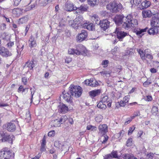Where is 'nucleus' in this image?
<instances>
[{
    "label": "nucleus",
    "instance_id": "obj_47",
    "mask_svg": "<svg viewBox=\"0 0 159 159\" xmlns=\"http://www.w3.org/2000/svg\"><path fill=\"white\" fill-rule=\"evenodd\" d=\"M133 119V117H132L131 116L127 118L126 119V121L125 122V125H127V124H129L130 122Z\"/></svg>",
    "mask_w": 159,
    "mask_h": 159
},
{
    "label": "nucleus",
    "instance_id": "obj_5",
    "mask_svg": "<svg viewBox=\"0 0 159 159\" xmlns=\"http://www.w3.org/2000/svg\"><path fill=\"white\" fill-rule=\"evenodd\" d=\"M69 89L71 95L75 97H79L82 94V89L79 86L71 85Z\"/></svg>",
    "mask_w": 159,
    "mask_h": 159
},
{
    "label": "nucleus",
    "instance_id": "obj_53",
    "mask_svg": "<svg viewBox=\"0 0 159 159\" xmlns=\"http://www.w3.org/2000/svg\"><path fill=\"white\" fill-rule=\"evenodd\" d=\"M129 97L130 96L129 95L125 96L123 98V101L125 102L126 103H127L129 101Z\"/></svg>",
    "mask_w": 159,
    "mask_h": 159
},
{
    "label": "nucleus",
    "instance_id": "obj_22",
    "mask_svg": "<svg viewBox=\"0 0 159 159\" xmlns=\"http://www.w3.org/2000/svg\"><path fill=\"white\" fill-rule=\"evenodd\" d=\"M29 46L30 48L35 47L37 45L36 41L34 40V38L33 36L31 35L30 37L29 41Z\"/></svg>",
    "mask_w": 159,
    "mask_h": 159
},
{
    "label": "nucleus",
    "instance_id": "obj_45",
    "mask_svg": "<svg viewBox=\"0 0 159 159\" xmlns=\"http://www.w3.org/2000/svg\"><path fill=\"white\" fill-rule=\"evenodd\" d=\"M108 97L107 96H105L102 98L101 101L105 103L106 104H107V103L109 102L108 101Z\"/></svg>",
    "mask_w": 159,
    "mask_h": 159
},
{
    "label": "nucleus",
    "instance_id": "obj_46",
    "mask_svg": "<svg viewBox=\"0 0 159 159\" xmlns=\"http://www.w3.org/2000/svg\"><path fill=\"white\" fill-rule=\"evenodd\" d=\"M135 127H134V125H133L132 126L130 127L128 131V134L129 135L131 134L135 129Z\"/></svg>",
    "mask_w": 159,
    "mask_h": 159
},
{
    "label": "nucleus",
    "instance_id": "obj_7",
    "mask_svg": "<svg viewBox=\"0 0 159 159\" xmlns=\"http://www.w3.org/2000/svg\"><path fill=\"white\" fill-rule=\"evenodd\" d=\"M13 157V154L9 150H2L0 151V159H11Z\"/></svg>",
    "mask_w": 159,
    "mask_h": 159
},
{
    "label": "nucleus",
    "instance_id": "obj_9",
    "mask_svg": "<svg viewBox=\"0 0 159 159\" xmlns=\"http://www.w3.org/2000/svg\"><path fill=\"white\" fill-rule=\"evenodd\" d=\"M126 20L127 16L124 17L123 15H116L113 19L116 24L118 25L121 24L122 23L123 24Z\"/></svg>",
    "mask_w": 159,
    "mask_h": 159
},
{
    "label": "nucleus",
    "instance_id": "obj_49",
    "mask_svg": "<svg viewBox=\"0 0 159 159\" xmlns=\"http://www.w3.org/2000/svg\"><path fill=\"white\" fill-rule=\"evenodd\" d=\"M154 156L153 153H150L146 155V158L148 159H152Z\"/></svg>",
    "mask_w": 159,
    "mask_h": 159
},
{
    "label": "nucleus",
    "instance_id": "obj_29",
    "mask_svg": "<svg viewBox=\"0 0 159 159\" xmlns=\"http://www.w3.org/2000/svg\"><path fill=\"white\" fill-rule=\"evenodd\" d=\"M87 8L86 6L84 5H82L80 6L79 7L77 8V9L76 10V12L80 13V11H86Z\"/></svg>",
    "mask_w": 159,
    "mask_h": 159
},
{
    "label": "nucleus",
    "instance_id": "obj_20",
    "mask_svg": "<svg viewBox=\"0 0 159 159\" xmlns=\"http://www.w3.org/2000/svg\"><path fill=\"white\" fill-rule=\"evenodd\" d=\"M101 93L100 89H95L89 92V94L92 98H93L95 97L100 94Z\"/></svg>",
    "mask_w": 159,
    "mask_h": 159
},
{
    "label": "nucleus",
    "instance_id": "obj_58",
    "mask_svg": "<svg viewBox=\"0 0 159 159\" xmlns=\"http://www.w3.org/2000/svg\"><path fill=\"white\" fill-rule=\"evenodd\" d=\"M32 88L30 89V90H31V103L32 102V99L33 98V96L34 94L35 90H34V89H33V91L32 90Z\"/></svg>",
    "mask_w": 159,
    "mask_h": 159
},
{
    "label": "nucleus",
    "instance_id": "obj_12",
    "mask_svg": "<svg viewBox=\"0 0 159 159\" xmlns=\"http://www.w3.org/2000/svg\"><path fill=\"white\" fill-rule=\"evenodd\" d=\"M12 53L9 51L7 49L4 47L0 48V55L5 57H7L11 56Z\"/></svg>",
    "mask_w": 159,
    "mask_h": 159
},
{
    "label": "nucleus",
    "instance_id": "obj_62",
    "mask_svg": "<svg viewBox=\"0 0 159 159\" xmlns=\"http://www.w3.org/2000/svg\"><path fill=\"white\" fill-rule=\"evenodd\" d=\"M22 81L24 84L26 85L27 82V78L25 77L22 78Z\"/></svg>",
    "mask_w": 159,
    "mask_h": 159
},
{
    "label": "nucleus",
    "instance_id": "obj_57",
    "mask_svg": "<svg viewBox=\"0 0 159 159\" xmlns=\"http://www.w3.org/2000/svg\"><path fill=\"white\" fill-rule=\"evenodd\" d=\"M102 137L103 138V140L102 142V143H104L108 139V137L107 136L105 135L103 136Z\"/></svg>",
    "mask_w": 159,
    "mask_h": 159
},
{
    "label": "nucleus",
    "instance_id": "obj_4",
    "mask_svg": "<svg viewBox=\"0 0 159 159\" xmlns=\"http://www.w3.org/2000/svg\"><path fill=\"white\" fill-rule=\"evenodd\" d=\"M107 8L113 12L119 11L122 8V6L120 3H117L115 2L110 3L107 6Z\"/></svg>",
    "mask_w": 159,
    "mask_h": 159
},
{
    "label": "nucleus",
    "instance_id": "obj_54",
    "mask_svg": "<svg viewBox=\"0 0 159 159\" xmlns=\"http://www.w3.org/2000/svg\"><path fill=\"white\" fill-rule=\"evenodd\" d=\"M108 62V60L103 61L102 63V65L104 67H106L107 66Z\"/></svg>",
    "mask_w": 159,
    "mask_h": 159
},
{
    "label": "nucleus",
    "instance_id": "obj_40",
    "mask_svg": "<svg viewBox=\"0 0 159 159\" xmlns=\"http://www.w3.org/2000/svg\"><path fill=\"white\" fill-rule=\"evenodd\" d=\"M13 13H16V15H19L22 13V10L21 9L17 8L14 9L13 10Z\"/></svg>",
    "mask_w": 159,
    "mask_h": 159
},
{
    "label": "nucleus",
    "instance_id": "obj_51",
    "mask_svg": "<svg viewBox=\"0 0 159 159\" xmlns=\"http://www.w3.org/2000/svg\"><path fill=\"white\" fill-rule=\"evenodd\" d=\"M152 64L153 66L155 68H158L159 67V62L157 61H153Z\"/></svg>",
    "mask_w": 159,
    "mask_h": 159
},
{
    "label": "nucleus",
    "instance_id": "obj_33",
    "mask_svg": "<svg viewBox=\"0 0 159 159\" xmlns=\"http://www.w3.org/2000/svg\"><path fill=\"white\" fill-rule=\"evenodd\" d=\"M90 86L91 87H96L98 85V82L94 79H90Z\"/></svg>",
    "mask_w": 159,
    "mask_h": 159
},
{
    "label": "nucleus",
    "instance_id": "obj_30",
    "mask_svg": "<svg viewBox=\"0 0 159 159\" xmlns=\"http://www.w3.org/2000/svg\"><path fill=\"white\" fill-rule=\"evenodd\" d=\"M108 159L112 158H117V152L116 151H113L111 154L107 155V156Z\"/></svg>",
    "mask_w": 159,
    "mask_h": 159
},
{
    "label": "nucleus",
    "instance_id": "obj_34",
    "mask_svg": "<svg viewBox=\"0 0 159 159\" xmlns=\"http://www.w3.org/2000/svg\"><path fill=\"white\" fill-rule=\"evenodd\" d=\"M28 20V17L27 16L24 17L20 19L18 21V24H22L25 23L27 22Z\"/></svg>",
    "mask_w": 159,
    "mask_h": 159
},
{
    "label": "nucleus",
    "instance_id": "obj_11",
    "mask_svg": "<svg viewBox=\"0 0 159 159\" xmlns=\"http://www.w3.org/2000/svg\"><path fill=\"white\" fill-rule=\"evenodd\" d=\"M99 25L101 29L105 31L109 28L110 22L107 19H105L100 20Z\"/></svg>",
    "mask_w": 159,
    "mask_h": 159
},
{
    "label": "nucleus",
    "instance_id": "obj_60",
    "mask_svg": "<svg viewBox=\"0 0 159 159\" xmlns=\"http://www.w3.org/2000/svg\"><path fill=\"white\" fill-rule=\"evenodd\" d=\"M140 115V113L139 111H137L134 112V115L133 116H132V117H133V119L134 118V117L136 116H139Z\"/></svg>",
    "mask_w": 159,
    "mask_h": 159
},
{
    "label": "nucleus",
    "instance_id": "obj_55",
    "mask_svg": "<svg viewBox=\"0 0 159 159\" xmlns=\"http://www.w3.org/2000/svg\"><path fill=\"white\" fill-rule=\"evenodd\" d=\"M145 100L148 101H150L152 100V97L151 96H147L144 98Z\"/></svg>",
    "mask_w": 159,
    "mask_h": 159
},
{
    "label": "nucleus",
    "instance_id": "obj_48",
    "mask_svg": "<svg viewBox=\"0 0 159 159\" xmlns=\"http://www.w3.org/2000/svg\"><path fill=\"white\" fill-rule=\"evenodd\" d=\"M118 48L116 47L112 49L111 52L112 54L115 55L118 52Z\"/></svg>",
    "mask_w": 159,
    "mask_h": 159
},
{
    "label": "nucleus",
    "instance_id": "obj_21",
    "mask_svg": "<svg viewBox=\"0 0 159 159\" xmlns=\"http://www.w3.org/2000/svg\"><path fill=\"white\" fill-rule=\"evenodd\" d=\"M98 129L100 132L103 134H104L107 131V126L105 124L100 125Z\"/></svg>",
    "mask_w": 159,
    "mask_h": 159
},
{
    "label": "nucleus",
    "instance_id": "obj_6",
    "mask_svg": "<svg viewBox=\"0 0 159 159\" xmlns=\"http://www.w3.org/2000/svg\"><path fill=\"white\" fill-rule=\"evenodd\" d=\"M14 137L13 135H10L6 134L3 132L0 133V140L3 142L8 141L12 144Z\"/></svg>",
    "mask_w": 159,
    "mask_h": 159
},
{
    "label": "nucleus",
    "instance_id": "obj_13",
    "mask_svg": "<svg viewBox=\"0 0 159 159\" xmlns=\"http://www.w3.org/2000/svg\"><path fill=\"white\" fill-rule=\"evenodd\" d=\"M61 96L67 102L71 103L72 102V98L70 93L64 91L62 92Z\"/></svg>",
    "mask_w": 159,
    "mask_h": 159
},
{
    "label": "nucleus",
    "instance_id": "obj_35",
    "mask_svg": "<svg viewBox=\"0 0 159 159\" xmlns=\"http://www.w3.org/2000/svg\"><path fill=\"white\" fill-rule=\"evenodd\" d=\"M141 2V0H130V3L133 6L138 5Z\"/></svg>",
    "mask_w": 159,
    "mask_h": 159
},
{
    "label": "nucleus",
    "instance_id": "obj_38",
    "mask_svg": "<svg viewBox=\"0 0 159 159\" xmlns=\"http://www.w3.org/2000/svg\"><path fill=\"white\" fill-rule=\"evenodd\" d=\"M123 158L124 159H137L136 157L134 156H132L128 154H125Z\"/></svg>",
    "mask_w": 159,
    "mask_h": 159
},
{
    "label": "nucleus",
    "instance_id": "obj_3",
    "mask_svg": "<svg viewBox=\"0 0 159 159\" xmlns=\"http://www.w3.org/2000/svg\"><path fill=\"white\" fill-rule=\"evenodd\" d=\"M137 50L140 55L141 58L143 61L146 60L147 58L150 60H152L153 58L149 49H147L143 51L140 49H138Z\"/></svg>",
    "mask_w": 159,
    "mask_h": 159
},
{
    "label": "nucleus",
    "instance_id": "obj_10",
    "mask_svg": "<svg viewBox=\"0 0 159 159\" xmlns=\"http://www.w3.org/2000/svg\"><path fill=\"white\" fill-rule=\"evenodd\" d=\"M83 18L82 16H81L77 17L74 19V22L76 25V27L80 26H82L83 27L86 21L83 20Z\"/></svg>",
    "mask_w": 159,
    "mask_h": 159
},
{
    "label": "nucleus",
    "instance_id": "obj_32",
    "mask_svg": "<svg viewBox=\"0 0 159 159\" xmlns=\"http://www.w3.org/2000/svg\"><path fill=\"white\" fill-rule=\"evenodd\" d=\"M148 28L147 27L144 29L139 30L136 32V34L137 35H139L141 37L144 34L143 33L146 32Z\"/></svg>",
    "mask_w": 159,
    "mask_h": 159
},
{
    "label": "nucleus",
    "instance_id": "obj_25",
    "mask_svg": "<svg viewBox=\"0 0 159 159\" xmlns=\"http://www.w3.org/2000/svg\"><path fill=\"white\" fill-rule=\"evenodd\" d=\"M158 29L154 26L150 28L148 31V34L151 35L156 34L158 33Z\"/></svg>",
    "mask_w": 159,
    "mask_h": 159
},
{
    "label": "nucleus",
    "instance_id": "obj_39",
    "mask_svg": "<svg viewBox=\"0 0 159 159\" xmlns=\"http://www.w3.org/2000/svg\"><path fill=\"white\" fill-rule=\"evenodd\" d=\"M158 110L157 107L155 106L153 107L151 111L152 114L155 116L158 113Z\"/></svg>",
    "mask_w": 159,
    "mask_h": 159
},
{
    "label": "nucleus",
    "instance_id": "obj_42",
    "mask_svg": "<svg viewBox=\"0 0 159 159\" xmlns=\"http://www.w3.org/2000/svg\"><path fill=\"white\" fill-rule=\"evenodd\" d=\"M102 119L103 117L101 115H98L96 117L95 120L97 122H99L102 121Z\"/></svg>",
    "mask_w": 159,
    "mask_h": 159
},
{
    "label": "nucleus",
    "instance_id": "obj_16",
    "mask_svg": "<svg viewBox=\"0 0 159 159\" xmlns=\"http://www.w3.org/2000/svg\"><path fill=\"white\" fill-rule=\"evenodd\" d=\"M58 111L60 113L64 114L68 111L69 110L68 107L63 103H60L58 107Z\"/></svg>",
    "mask_w": 159,
    "mask_h": 159
},
{
    "label": "nucleus",
    "instance_id": "obj_1",
    "mask_svg": "<svg viewBox=\"0 0 159 159\" xmlns=\"http://www.w3.org/2000/svg\"><path fill=\"white\" fill-rule=\"evenodd\" d=\"M68 53L70 54L79 55H83L87 52L86 48L82 44H79L76 46V49L70 48L68 50Z\"/></svg>",
    "mask_w": 159,
    "mask_h": 159
},
{
    "label": "nucleus",
    "instance_id": "obj_43",
    "mask_svg": "<svg viewBox=\"0 0 159 159\" xmlns=\"http://www.w3.org/2000/svg\"><path fill=\"white\" fill-rule=\"evenodd\" d=\"M133 144L132 139L131 138L129 139L126 142V145L127 146H130Z\"/></svg>",
    "mask_w": 159,
    "mask_h": 159
},
{
    "label": "nucleus",
    "instance_id": "obj_17",
    "mask_svg": "<svg viewBox=\"0 0 159 159\" xmlns=\"http://www.w3.org/2000/svg\"><path fill=\"white\" fill-rule=\"evenodd\" d=\"M83 27L86 28L89 30L93 31L95 30V25L93 24L89 21H86Z\"/></svg>",
    "mask_w": 159,
    "mask_h": 159
},
{
    "label": "nucleus",
    "instance_id": "obj_59",
    "mask_svg": "<svg viewBox=\"0 0 159 159\" xmlns=\"http://www.w3.org/2000/svg\"><path fill=\"white\" fill-rule=\"evenodd\" d=\"M151 82L147 80L143 83V86L144 87L148 86V85L150 84Z\"/></svg>",
    "mask_w": 159,
    "mask_h": 159
},
{
    "label": "nucleus",
    "instance_id": "obj_56",
    "mask_svg": "<svg viewBox=\"0 0 159 159\" xmlns=\"http://www.w3.org/2000/svg\"><path fill=\"white\" fill-rule=\"evenodd\" d=\"M28 89L27 88H23L21 91L23 95L26 94L28 91Z\"/></svg>",
    "mask_w": 159,
    "mask_h": 159
},
{
    "label": "nucleus",
    "instance_id": "obj_2",
    "mask_svg": "<svg viewBox=\"0 0 159 159\" xmlns=\"http://www.w3.org/2000/svg\"><path fill=\"white\" fill-rule=\"evenodd\" d=\"M138 23L136 19H133L131 15H129L127 16V20L123 24V27L125 29H128L129 27L134 28L136 27L138 25Z\"/></svg>",
    "mask_w": 159,
    "mask_h": 159
},
{
    "label": "nucleus",
    "instance_id": "obj_36",
    "mask_svg": "<svg viewBox=\"0 0 159 159\" xmlns=\"http://www.w3.org/2000/svg\"><path fill=\"white\" fill-rule=\"evenodd\" d=\"M2 37L4 39L6 40H10L11 35L8 34L4 33L2 34Z\"/></svg>",
    "mask_w": 159,
    "mask_h": 159
},
{
    "label": "nucleus",
    "instance_id": "obj_8",
    "mask_svg": "<svg viewBox=\"0 0 159 159\" xmlns=\"http://www.w3.org/2000/svg\"><path fill=\"white\" fill-rule=\"evenodd\" d=\"M88 36V33L86 31L82 30L80 33L78 34L76 37V40L77 42H80L85 40Z\"/></svg>",
    "mask_w": 159,
    "mask_h": 159
},
{
    "label": "nucleus",
    "instance_id": "obj_64",
    "mask_svg": "<svg viewBox=\"0 0 159 159\" xmlns=\"http://www.w3.org/2000/svg\"><path fill=\"white\" fill-rule=\"evenodd\" d=\"M126 103L125 102L123 101V100L121 101L120 102V106L124 107Z\"/></svg>",
    "mask_w": 159,
    "mask_h": 159
},
{
    "label": "nucleus",
    "instance_id": "obj_61",
    "mask_svg": "<svg viewBox=\"0 0 159 159\" xmlns=\"http://www.w3.org/2000/svg\"><path fill=\"white\" fill-rule=\"evenodd\" d=\"M90 80H89V79H87V80H85L84 81V83L86 85H89V86H90Z\"/></svg>",
    "mask_w": 159,
    "mask_h": 159
},
{
    "label": "nucleus",
    "instance_id": "obj_31",
    "mask_svg": "<svg viewBox=\"0 0 159 159\" xmlns=\"http://www.w3.org/2000/svg\"><path fill=\"white\" fill-rule=\"evenodd\" d=\"M97 107L102 110H105L107 107L106 104L100 101L97 105Z\"/></svg>",
    "mask_w": 159,
    "mask_h": 159
},
{
    "label": "nucleus",
    "instance_id": "obj_28",
    "mask_svg": "<svg viewBox=\"0 0 159 159\" xmlns=\"http://www.w3.org/2000/svg\"><path fill=\"white\" fill-rule=\"evenodd\" d=\"M92 20L94 22H95L96 24L98 25L100 23V18L98 16L94 14L91 17Z\"/></svg>",
    "mask_w": 159,
    "mask_h": 159
},
{
    "label": "nucleus",
    "instance_id": "obj_41",
    "mask_svg": "<svg viewBox=\"0 0 159 159\" xmlns=\"http://www.w3.org/2000/svg\"><path fill=\"white\" fill-rule=\"evenodd\" d=\"M97 127L91 125H89L87 127V129L91 131H96L97 130Z\"/></svg>",
    "mask_w": 159,
    "mask_h": 159
},
{
    "label": "nucleus",
    "instance_id": "obj_18",
    "mask_svg": "<svg viewBox=\"0 0 159 159\" xmlns=\"http://www.w3.org/2000/svg\"><path fill=\"white\" fill-rule=\"evenodd\" d=\"M68 119L67 116H62L59 120L58 119H56L55 122H58V124H55V126L56 127H59L60 126L61 124H62L65 122Z\"/></svg>",
    "mask_w": 159,
    "mask_h": 159
},
{
    "label": "nucleus",
    "instance_id": "obj_52",
    "mask_svg": "<svg viewBox=\"0 0 159 159\" xmlns=\"http://www.w3.org/2000/svg\"><path fill=\"white\" fill-rule=\"evenodd\" d=\"M55 134V131L54 130H52L49 131L48 134V136L49 137H53Z\"/></svg>",
    "mask_w": 159,
    "mask_h": 159
},
{
    "label": "nucleus",
    "instance_id": "obj_44",
    "mask_svg": "<svg viewBox=\"0 0 159 159\" xmlns=\"http://www.w3.org/2000/svg\"><path fill=\"white\" fill-rule=\"evenodd\" d=\"M69 24L70 25L72 26L74 28L76 27V25L75 23L74 20H70L69 21Z\"/></svg>",
    "mask_w": 159,
    "mask_h": 159
},
{
    "label": "nucleus",
    "instance_id": "obj_26",
    "mask_svg": "<svg viewBox=\"0 0 159 159\" xmlns=\"http://www.w3.org/2000/svg\"><path fill=\"white\" fill-rule=\"evenodd\" d=\"M34 61H28L25 64L24 66L25 68H28V70L32 69L34 67Z\"/></svg>",
    "mask_w": 159,
    "mask_h": 159
},
{
    "label": "nucleus",
    "instance_id": "obj_37",
    "mask_svg": "<svg viewBox=\"0 0 159 159\" xmlns=\"http://www.w3.org/2000/svg\"><path fill=\"white\" fill-rule=\"evenodd\" d=\"M88 3L91 6H93L97 4L98 2V0H88Z\"/></svg>",
    "mask_w": 159,
    "mask_h": 159
},
{
    "label": "nucleus",
    "instance_id": "obj_63",
    "mask_svg": "<svg viewBox=\"0 0 159 159\" xmlns=\"http://www.w3.org/2000/svg\"><path fill=\"white\" fill-rule=\"evenodd\" d=\"M14 44L13 42H10L7 43V45L8 47L10 48L12 47Z\"/></svg>",
    "mask_w": 159,
    "mask_h": 159
},
{
    "label": "nucleus",
    "instance_id": "obj_14",
    "mask_svg": "<svg viewBox=\"0 0 159 159\" xmlns=\"http://www.w3.org/2000/svg\"><path fill=\"white\" fill-rule=\"evenodd\" d=\"M116 33L117 37L120 40H122L123 38L128 34L127 33L119 31V29L117 28L116 29Z\"/></svg>",
    "mask_w": 159,
    "mask_h": 159
},
{
    "label": "nucleus",
    "instance_id": "obj_23",
    "mask_svg": "<svg viewBox=\"0 0 159 159\" xmlns=\"http://www.w3.org/2000/svg\"><path fill=\"white\" fill-rule=\"evenodd\" d=\"M151 4V3L150 1L145 0L141 3L139 6L140 8L143 9L148 8L150 6Z\"/></svg>",
    "mask_w": 159,
    "mask_h": 159
},
{
    "label": "nucleus",
    "instance_id": "obj_27",
    "mask_svg": "<svg viewBox=\"0 0 159 159\" xmlns=\"http://www.w3.org/2000/svg\"><path fill=\"white\" fill-rule=\"evenodd\" d=\"M142 14L144 18L150 17L152 16L151 11L149 10L143 11Z\"/></svg>",
    "mask_w": 159,
    "mask_h": 159
},
{
    "label": "nucleus",
    "instance_id": "obj_15",
    "mask_svg": "<svg viewBox=\"0 0 159 159\" xmlns=\"http://www.w3.org/2000/svg\"><path fill=\"white\" fill-rule=\"evenodd\" d=\"M151 25L152 27L159 28V18L156 16L153 17L151 20Z\"/></svg>",
    "mask_w": 159,
    "mask_h": 159
},
{
    "label": "nucleus",
    "instance_id": "obj_24",
    "mask_svg": "<svg viewBox=\"0 0 159 159\" xmlns=\"http://www.w3.org/2000/svg\"><path fill=\"white\" fill-rule=\"evenodd\" d=\"M77 9V7H74L72 4L67 3L66 5L65 10L67 11H71L73 10H75Z\"/></svg>",
    "mask_w": 159,
    "mask_h": 159
},
{
    "label": "nucleus",
    "instance_id": "obj_50",
    "mask_svg": "<svg viewBox=\"0 0 159 159\" xmlns=\"http://www.w3.org/2000/svg\"><path fill=\"white\" fill-rule=\"evenodd\" d=\"M35 5L34 4L31 5L30 7H28L26 8L25 10V11H27L32 10L34 8Z\"/></svg>",
    "mask_w": 159,
    "mask_h": 159
},
{
    "label": "nucleus",
    "instance_id": "obj_19",
    "mask_svg": "<svg viewBox=\"0 0 159 159\" xmlns=\"http://www.w3.org/2000/svg\"><path fill=\"white\" fill-rule=\"evenodd\" d=\"M6 129L8 131L12 132L16 130V126L14 123L10 122L7 124Z\"/></svg>",
    "mask_w": 159,
    "mask_h": 159
}]
</instances>
